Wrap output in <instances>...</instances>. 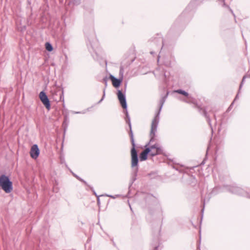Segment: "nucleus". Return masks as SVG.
Instances as JSON below:
<instances>
[{
  "label": "nucleus",
  "mask_w": 250,
  "mask_h": 250,
  "mask_svg": "<svg viewBox=\"0 0 250 250\" xmlns=\"http://www.w3.org/2000/svg\"><path fill=\"white\" fill-rule=\"evenodd\" d=\"M237 97H238V95H237L236 96V97H235V98L234 100L233 101V102L231 103V104H230V105L229 106V108H230L232 106V105H233V104L234 102V101L237 99Z\"/></svg>",
  "instance_id": "f3484780"
},
{
  "label": "nucleus",
  "mask_w": 250,
  "mask_h": 250,
  "mask_svg": "<svg viewBox=\"0 0 250 250\" xmlns=\"http://www.w3.org/2000/svg\"><path fill=\"white\" fill-rule=\"evenodd\" d=\"M231 191L235 194H243V189L237 187H232L231 189Z\"/></svg>",
  "instance_id": "9d476101"
},
{
  "label": "nucleus",
  "mask_w": 250,
  "mask_h": 250,
  "mask_svg": "<svg viewBox=\"0 0 250 250\" xmlns=\"http://www.w3.org/2000/svg\"><path fill=\"white\" fill-rule=\"evenodd\" d=\"M125 116L126 118V123L128 124L129 127V135L130 138V141L132 144V148L131 149V167H137L138 163V158L137 151L135 149V144L134 139V136L131 127L130 117L127 111H126Z\"/></svg>",
  "instance_id": "f257e3e1"
},
{
  "label": "nucleus",
  "mask_w": 250,
  "mask_h": 250,
  "mask_svg": "<svg viewBox=\"0 0 250 250\" xmlns=\"http://www.w3.org/2000/svg\"><path fill=\"white\" fill-rule=\"evenodd\" d=\"M151 151V149L146 147V149L143 151L140 155V161H143L147 159V155Z\"/></svg>",
  "instance_id": "1a4fd4ad"
},
{
  "label": "nucleus",
  "mask_w": 250,
  "mask_h": 250,
  "mask_svg": "<svg viewBox=\"0 0 250 250\" xmlns=\"http://www.w3.org/2000/svg\"><path fill=\"white\" fill-rule=\"evenodd\" d=\"M104 82L105 84L106 85V84H107V80H106V78H104Z\"/></svg>",
  "instance_id": "a211bd4d"
},
{
  "label": "nucleus",
  "mask_w": 250,
  "mask_h": 250,
  "mask_svg": "<svg viewBox=\"0 0 250 250\" xmlns=\"http://www.w3.org/2000/svg\"><path fill=\"white\" fill-rule=\"evenodd\" d=\"M214 119H215V120L216 119V115H215V114L214 115Z\"/></svg>",
  "instance_id": "6ab92c4d"
},
{
  "label": "nucleus",
  "mask_w": 250,
  "mask_h": 250,
  "mask_svg": "<svg viewBox=\"0 0 250 250\" xmlns=\"http://www.w3.org/2000/svg\"><path fill=\"white\" fill-rule=\"evenodd\" d=\"M118 98L119 102L122 106V107L125 109V111L127 110V103L126 101L125 95L122 92L119 90L117 92Z\"/></svg>",
  "instance_id": "0eeeda50"
},
{
  "label": "nucleus",
  "mask_w": 250,
  "mask_h": 250,
  "mask_svg": "<svg viewBox=\"0 0 250 250\" xmlns=\"http://www.w3.org/2000/svg\"><path fill=\"white\" fill-rule=\"evenodd\" d=\"M168 95V92H167V94L163 96L160 101L159 104L160 108L158 113L155 115L153 119L152 120L151 125V130L149 134L150 136V142L153 141L155 139V133L157 132V127L158 125V123L159 122V115L160 112L162 108V107L167 98Z\"/></svg>",
  "instance_id": "f03ea898"
},
{
  "label": "nucleus",
  "mask_w": 250,
  "mask_h": 250,
  "mask_svg": "<svg viewBox=\"0 0 250 250\" xmlns=\"http://www.w3.org/2000/svg\"><path fill=\"white\" fill-rule=\"evenodd\" d=\"M247 77H249L250 78V75H249V76H247V75H245L243 77V79L242 80V82L240 83V86H239V89H240L242 86V85L243 84V83H244V81H245V80L246 78Z\"/></svg>",
  "instance_id": "4468645a"
},
{
  "label": "nucleus",
  "mask_w": 250,
  "mask_h": 250,
  "mask_svg": "<svg viewBox=\"0 0 250 250\" xmlns=\"http://www.w3.org/2000/svg\"><path fill=\"white\" fill-rule=\"evenodd\" d=\"M203 113L204 116L206 118L207 122L209 126L211 127V119L209 116L208 115L207 111L205 109H203Z\"/></svg>",
  "instance_id": "9b49d317"
},
{
  "label": "nucleus",
  "mask_w": 250,
  "mask_h": 250,
  "mask_svg": "<svg viewBox=\"0 0 250 250\" xmlns=\"http://www.w3.org/2000/svg\"><path fill=\"white\" fill-rule=\"evenodd\" d=\"M0 188L6 193L13 190V183L8 176L4 174L0 175Z\"/></svg>",
  "instance_id": "7ed1b4c3"
},
{
  "label": "nucleus",
  "mask_w": 250,
  "mask_h": 250,
  "mask_svg": "<svg viewBox=\"0 0 250 250\" xmlns=\"http://www.w3.org/2000/svg\"><path fill=\"white\" fill-rule=\"evenodd\" d=\"M108 196L110 197L111 198H114L112 195H108Z\"/></svg>",
  "instance_id": "aec40b11"
},
{
  "label": "nucleus",
  "mask_w": 250,
  "mask_h": 250,
  "mask_svg": "<svg viewBox=\"0 0 250 250\" xmlns=\"http://www.w3.org/2000/svg\"><path fill=\"white\" fill-rule=\"evenodd\" d=\"M156 136H155V137ZM155 138L154 139V140L153 141H152L146 144L145 146L146 147L150 148L151 151L149 152L150 155L154 156L158 154H160L162 153V149L161 147H160V145L157 144L155 143V144L151 145V143L155 141Z\"/></svg>",
  "instance_id": "20e7f679"
},
{
  "label": "nucleus",
  "mask_w": 250,
  "mask_h": 250,
  "mask_svg": "<svg viewBox=\"0 0 250 250\" xmlns=\"http://www.w3.org/2000/svg\"><path fill=\"white\" fill-rule=\"evenodd\" d=\"M45 48L47 50L50 52L52 51L53 49L52 44L49 42H46L45 43Z\"/></svg>",
  "instance_id": "ddd939ff"
},
{
  "label": "nucleus",
  "mask_w": 250,
  "mask_h": 250,
  "mask_svg": "<svg viewBox=\"0 0 250 250\" xmlns=\"http://www.w3.org/2000/svg\"><path fill=\"white\" fill-rule=\"evenodd\" d=\"M39 97L41 102L46 108V109H47L48 110H50L51 108L50 103L45 92L43 91H41L40 93Z\"/></svg>",
  "instance_id": "39448f33"
},
{
  "label": "nucleus",
  "mask_w": 250,
  "mask_h": 250,
  "mask_svg": "<svg viewBox=\"0 0 250 250\" xmlns=\"http://www.w3.org/2000/svg\"><path fill=\"white\" fill-rule=\"evenodd\" d=\"M175 92L176 93L182 94L187 97H188V95H189L188 93V92H187L186 91H185L182 89H178L177 90H175Z\"/></svg>",
  "instance_id": "f8f14e48"
},
{
  "label": "nucleus",
  "mask_w": 250,
  "mask_h": 250,
  "mask_svg": "<svg viewBox=\"0 0 250 250\" xmlns=\"http://www.w3.org/2000/svg\"><path fill=\"white\" fill-rule=\"evenodd\" d=\"M104 96H105V90H104V94H103V97H102V99L98 102L99 103H100L101 102H102V101H103V100L104 98Z\"/></svg>",
  "instance_id": "dca6fc26"
},
{
  "label": "nucleus",
  "mask_w": 250,
  "mask_h": 250,
  "mask_svg": "<svg viewBox=\"0 0 250 250\" xmlns=\"http://www.w3.org/2000/svg\"><path fill=\"white\" fill-rule=\"evenodd\" d=\"M124 68L123 66H121L120 68V74H122V77L120 79H117L112 75L110 76V78L112 82V84L115 87H118L121 85L123 81V75Z\"/></svg>",
  "instance_id": "423d86ee"
},
{
  "label": "nucleus",
  "mask_w": 250,
  "mask_h": 250,
  "mask_svg": "<svg viewBox=\"0 0 250 250\" xmlns=\"http://www.w3.org/2000/svg\"><path fill=\"white\" fill-rule=\"evenodd\" d=\"M30 154L31 157L33 159H36L40 154V150L37 145L35 144L31 147Z\"/></svg>",
  "instance_id": "6e6552de"
},
{
  "label": "nucleus",
  "mask_w": 250,
  "mask_h": 250,
  "mask_svg": "<svg viewBox=\"0 0 250 250\" xmlns=\"http://www.w3.org/2000/svg\"><path fill=\"white\" fill-rule=\"evenodd\" d=\"M77 178L80 180V181L82 182L85 186H88V184L87 183V182L86 181H85L84 180H83V179L78 177V176H76Z\"/></svg>",
  "instance_id": "2eb2a0df"
}]
</instances>
